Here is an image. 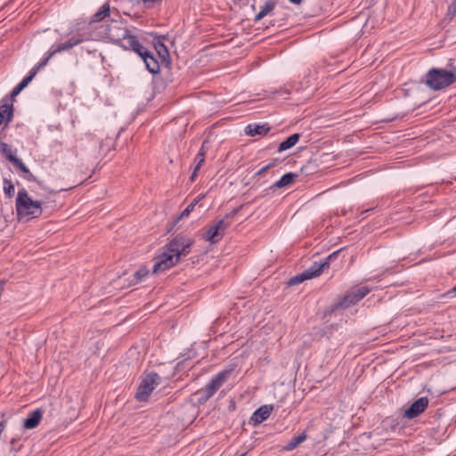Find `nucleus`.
I'll return each mask as SVG.
<instances>
[{
    "label": "nucleus",
    "instance_id": "nucleus-1",
    "mask_svg": "<svg viewBox=\"0 0 456 456\" xmlns=\"http://www.w3.org/2000/svg\"><path fill=\"white\" fill-rule=\"evenodd\" d=\"M45 201L42 199H33L26 189H20L17 192L15 208L19 221L28 222L38 218L43 213Z\"/></svg>",
    "mask_w": 456,
    "mask_h": 456
},
{
    "label": "nucleus",
    "instance_id": "nucleus-2",
    "mask_svg": "<svg viewBox=\"0 0 456 456\" xmlns=\"http://www.w3.org/2000/svg\"><path fill=\"white\" fill-rule=\"evenodd\" d=\"M92 40L108 39L121 46L130 36L128 29L119 20L111 19L106 25L95 27V32H90Z\"/></svg>",
    "mask_w": 456,
    "mask_h": 456
},
{
    "label": "nucleus",
    "instance_id": "nucleus-3",
    "mask_svg": "<svg viewBox=\"0 0 456 456\" xmlns=\"http://www.w3.org/2000/svg\"><path fill=\"white\" fill-rule=\"evenodd\" d=\"M456 82V67L446 70L432 68L426 74L425 84L433 90L444 89Z\"/></svg>",
    "mask_w": 456,
    "mask_h": 456
},
{
    "label": "nucleus",
    "instance_id": "nucleus-4",
    "mask_svg": "<svg viewBox=\"0 0 456 456\" xmlns=\"http://www.w3.org/2000/svg\"><path fill=\"white\" fill-rule=\"evenodd\" d=\"M231 373L232 370H224L215 375L204 387L197 390L193 395L196 397L197 403L200 405L205 404L223 384L227 381Z\"/></svg>",
    "mask_w": 456,
    "mask_h": 456
},
{
    "label": "nucleus",
    "instance_id": "nucleus-5",
    "mask_svg": "<svg viewBox=\"0 0 456 456\" xmlns=\"http://www.w3.org/2000/svg\"><path fill=\"white\" fill-rule=\"evenodd\" d=\"M193 240L183 234L175 235L167 245V249L173 252L177 257L185 256L190 253Z\"/></svg>",
    "mask_w": 456,
    "mask_h": 456
},
{
    "label": "nucleus",
    "instance_id": "nucleus-6",
    "mask_svg": "<svg viewBox=\"0 0 456 456\" xmlns=\"http://www.w3.org/2000/svg\"><path fill=\"white\" fill-rule=\"evenodd\" d=\"M160 383V377L156 372H151L142 380L135 398L139 402H146L156 386Z\"/></svg>",
    "mask_w": 456,
    "mask_h": 456
},
{
    "label": "nucleus",
    "instance_id": "nucleus-7",
    "mask_svg": "<svg viewBox=\"0 0 456 456\" xmlns=\"http://www.w3.org/2000/svg\"><path fill=\"white\" fill-rule=\"evenodd\" d=\"M370 289L368 287H361L355 289L347 291L343 297L334 305V308H348L351 305H355L364 297L370 293Z\"/></svg>",
    "mask_w": 456,
    "mask_h": 456
},
{
    "label": "nucleus",
    "instance_id": "nucleus-8",
    "mask_svg": "<svg viewBox=\"0 0 456 456\" xmlns=\"http://www.w3.org/2000/svg\"><path fill=\"white\" fill-rule=\"evenodd\" d=\"M329 267L328 262L317 263L314 262L312 266L304 271L302 273L291 277L288 281L289 286H294L299 284L306 280L319 276L323 270Z\"/></svg>",
    "mask_w": 456,
    "mask_h": 456
},
{
    "label": "nucleus",
    "instance_id": "nucleus-9",
    "mask_svg": "<svg viewBox=\"0 0 456 456\" xmlns=\"http://www.w3.org/2000/svg\"><path fill=\"white\" fill-rule=\"evenodd\" d=\"M179 261L180 258L165 247L164 251L156 259L153 266V273H157L166 271L175 266Z\"/></svg>",
    "mask_w": 456,
    "mask_h": 456
},
{
    "label": "nucleus",
    "instance_id": "nucleus-10",
    "mask_svg": "<svg viewBox=\"0 0 456 456\" xmlns=\"http://www.w3.org/2000/svg\"><path fill=\"white\" fill-rule=\"evenodd\" d=\"M231 225V222L225 219H220L214 225L209 226L205 234L204 239L211 243H216L222 240L225 230Z\"/></svg>",
    "mask_w": 456,
    "mask_h": 456
},
{
    "label": "nucleus",
    "instance_id": "nucleus-11",
    "mask_svg": "<svg viewBox=\"0 0 456 456\" xmlns=\"http://www.w3.org/2000/svg\"><path fill=\"white\" fill-rule=\"evenodd\" d=\"M91 39L89 33H78L73 35L66 42L58 45L57 46H52L50 48V55H55L58 53L69 50L74 46L83 43L84 41Z\"/></svg>",
    "mask_w": 456,
    "mask_h": 456
},
{
    "label": "nucleus",
    "instance_id": "nucleus-12",
    "mask_svg": "<svg viewBox=\"0 0 456 456\" xmlns=\"http://www.w3.org/2000/svg\"><path fill=\"white\" fill-rule=\"evenodd\" d=\"M428 404L429 399L427 396L420 397L404 410L403 417L408 419H415L427 410Z\"/></svg>",
    "mask_w": 456,
    "mask_h": 456
},
{
    "label": "nucleus",
    "instance_id": "nucleus-13",
    "mask_svg": "<svg viewBox=\"0 0 456 456\" xmlns=\"http://www.w3.org/2000/svg\"><path fill=\"white\" fill-rule=\"evenodd\" d=\"M121 47L126 50H131L134 52L141 58L149 53V50L145 48L134 35H130L126 40L121 44Z\"/></svg>",
    "mask_w": 456,
    "mask_h": 456
},
{
    "label": "nucleus",
    "instance_id": "nucleus-14",
    "mask_svg": "<svg viewBox=\"0 0 456 456\" xmlns=\"http://www.w3.org/2000/svg\"><path fill=\"white\" fill-rule=\"evenodd\" d=\"M273 410V406L271 404H265L259 407L251 416L250 421L253 422L254 425L262 423L269 418Z\"/></svg>",
    "mask_w": 456,
    "mask_h": 456
},
{
    "label": "nucleus",
    "instance_id": "nucleus-15",
    "mask_svg": "<svg viewBox=\"0 0 456 456\" xmlns=\"http://www.w3.org/2000/svg\"><path fill=\"white\" fill-rule=\"evenodd\" d=\"M110 11L109 4H104L101 9L94 14L89 23V27L92 29L91 32H95V27H99L101 25L99 22L110 16Z\"/></svg>",
    "mask_w": 456,
    "mask_h": 456
},
{
    "label": "nucleus",
    "instance_id": "nucleus-16",
    "mask_svg": "<svg viewBox=\"0 0 456 456\" xmlns=\"http://www.w3.org/2000/svg\"><path fill=\"white\" fill-rule=\"evenodd\" d=\"M167 37L159 36L154 39V48L158 53L159 57L161 59L162 62L168 63L170 55L167 47L164 45L163 40H165Z\"/></svg>",
    "mask_w": 456,
    "mask_h": 456
},
{
    "label": "nucleus",
    "instance_id": "nucleus-17",
    "mask_svg": "<svg viewBox=\"0 0 456 456\" xmlns=\"http://www.w3.org/2000/svg\"><path fill=\"white\" fill-rule=\"evenodd\" d=\"M43 411L41 409H37L30 412L28 417L23 420V427L27 429L35 428L42 419Z\"/></svg>",
    "mask_w": 456,
    "mask_h": 456
},
{
    "label": "nucleus",
    "instance_id": "nucleus-18",
    "mask_svg": "<svg viewBox=\"0 0 456 456\" xmlns=\"http://www.w3.org/2000/svg\"><path fill=\"white\" fill-rule=\"evenodd\" d=\"M270 129L271 128L268 124H249L246 126L245 133L249 136L265 135Z\"/></svg>",
    "mask_w": 456,
    "mask_h": 456
},
{
    "label": "nucleus",
    "instance_id": "nucleus-19",
    "mask_svg": "<svg viewBox=\"0 0 456 456\" xmlns=\"http://www.w3.org/2000/svg\"><path fill=\"white\" fill-rule=\"evenodd\" d=\"M142 59L143 60L147 69L151 73L157 74L159 72V63L150 51L146 55L142 56Z\"/></svg>",
    "mask_w": 456,
    "mask_h": 456
},
{
    "label": "nucleus",
    "instance_id": "nucleus-20",
    "mask_svg": "<svg viewBox=\"0 0 456 456\" xmlns=\"http://www.w3.org/2000/svg\"><path fill=\"white\" fill-rule=\"evenodd\" d=\"M297 177V174L287 173L284 175H282V177L279 181H277L273 185H271L270 189L275 190V189H280V188H283L287 185H289L295 182Z\"/></svg>",
    "mask_w": 456,
    "mask_h": 456
},
{
    "label": "nucleus",
    "instance_id": "nucleus-21",
    "mask_svg": "<svg viewBox=\"0 0 456 456\" xmlns=\"http://www.w3.org/2000/svg\"><path fill=\"white\" fill-rule=\"evenodd\" d=\"M276 4V0H267L263 5L261 11L256 15L254 21L257 22L268 15L274 9Z\"/></svg>",
    "mask_w": 456,
    "mask_h": 456
},
{
    "label": "nucleus",
    "instance_id": "nucleus-22",
    "mask_svg": "<svg viewBox=\"0 0 456 456\" xmlns=\"http://www.w3.org/2000/svg\"><path fill=\"white\" fill-rule=\"evenodd\" d=\"M0 110V125L5 120L6 123H9L12 119L13 116V107L12 103H4L1 107Z\"/></svg>",
    "mask_w": 456,
    "mask_h": 456
},
{
    "label": "nucleus",
    "instance_id": "nucleus-23",
    "mask_svg": "<svg viewBox=\"0 0 456 456\" xmlns=\"http://www.w3.org/2000/svg\"><path fill=\"white\" fill-rule=\"evenodd\" d=\"M299 138H300L299 134H291L285 141H283L282 142L280 143V145L278 147V152H281V151H287V150L292 148L293 146H295L297 144Z\"/></svg>",
    "mask_w": 456,
    "mask_h": 456
},
{
    "label": "nucleus",
    "instance_id": "nucleus-24",
    "mask_svg": "<svg viewBox=\"0 0 456 456\" xmlns=\"http://www.w3.org/2000/svg\"><path fill=\"white\" fill-rule=\"evenodd\" d=\"M53 56V55H50V49H49L48 52L46 53L45 56L37 65H35L32 68V69L28 73V76H31V77L34 78L36 77V75L37 74V72L48 63L49 60Z\"/></svg>",
    "mask_w": 456,
    "mask_h": 456
},
{
    "label": "nucleus",
    "instance_id": "nucleus-25",
    "mask_svg": "<svg viewBox=\"0 0 456 456\" xmlns=\"http://www.w3.org/2000/svg\"><path fill=\"white\" fill-rule=\"evenodd\" d=\"M306 434L305 432H303L302 434L292 437L289 443L285 445L284 449L287 451H292L294 450L298 444L305 441L306 439Z\"/></svg>",
    "mask_w": 456,
    "mask_h": 456
},
{
    "label": "nucleus",
    "instance_id": "nucleus-26",
    "mask_svg": "<svg viewBox=\"0 0 456 456\" xmlns=\"http://www.w3.org/2000/svg\"><path fill=\"white\" fill-rule=\"evenodd\" d=\"M0 153L4 155L11 163L13 161V159L17 158L13 154L11 146L4 142H0Z\"/></svg>",
    "mask_w": 456,
    "mask_h": 456
},
{
    "label": "nucleus",
    "instance_id": "nucleus-27",
    "mask_svg": "<svg viewBox=\"0 0 456 456\" xmlns=\"http://www.w3.org/2000/svg\"><path fill=\"white\" fill-rule=\"evenodd\" d=\"M31 76L25 77L20 84H18L12 91V97L17 96L31 81Z\"/></svg>",
    "mask_w": 456,
    "mask_h": 456
},
{
    "label": "nucleus",
    "instance_id": "nucleus-28",
    "mask_svg": "<svg viewBox=\"0 0 456 456\" xmlns=\"http://www.w3.org/2000/svg\"><path fill=\"white\" fill-rule=\"evenodd\" d=\"M194 161L196 162V166H195L193 173L191 174V181L194 180V177L196 176L197 172L200 170L201 165L205 161V152H199L196 155Z\"/></svg>",
    "mask_w": 456,
    "mask_h": 456
},
{
    "label": "nucleus",
    "instance_id": "nucleus-29",
    "mask_svg": "<svg viewBox=\"0 0 456 456\" xmlns=\"http://www.w3.org/2000/svg\"><path fill=\"white\" fill-rule=\"evenodd\" d=\"M4 191L8 198H12L14 195L15 188L12 182L7 178H4Z\"/></svg>",
    "mask_w": 456,
    "mask_h": 456
},
{
    "label": "nucleus",
    "instance_id": "nucleus-30",
    "mask_svg": "<svg viewBox=\"0 0 456 456\" xmlns=\"http://www.w3.org/2000/svg\"><path fill=\"white\" fill-rule=\"evenodd\" d=\"M148 273V269L145 266H141L134 274V278H136V282L142 281Z\"/></svg>",
    "mask_w": 456,
    "mask_h": 456
},
{
    "label": "nucleus",
    "instance_id": "nucleus-31",
    "mask_svg": "<svg viewBox=\"0 0 456 456\" xmlns=\"http://www.w3.org/2000/svg\"><path fill=\"white\" fill-rule=\"evenodd\" d=\"M12 164L17 167L20 172L23 174L28 173V168L25 166V164L22 162V160L19 158L13 159V161Z\"/></svg>",
    "mask_w": 456,
    "mask_h": 456
},
{
    "label": "nucleus",
    "instance_id": "nucleus-32",
    "mask_svg": "<svg viewBox=\"0 0 456 456\" xmlns=\"http://www.w3.org/2000/svg\"><path fill=\"white\" fill-rule=\"evenodd\" d=\"M456 16V0H452V4L448 7L446 19L452 20Z\"/></svg>",
    "mask_w": 456,
    "mask_h": 456
},
{
    "label": "nucleus",
    "instance_id": "nucleus-33",
    "mask_svg": "<svg viewBox=\"0 0 456 456\" xmlns=\"http://www.w3.org/2000/svg\"><path fill=\"white\" fill-rule=\"evenodd\" d=\"M278 163V159L273 160L268 165L263 167L261 169H259L256 174L255 176H259L264 175L265 172H267L270 168L274 167Z\"/></svg>",
    "mask_w": 456,
    "mask_h": 456
},
{
    "label": "nucleus",
    "instance_id": "nucleus-34",
    "mask_svg": "<svg viewBox=\"0 0 456 456\" xmlns=\"http://www.w3.org/2000/svg\"><path fill=\"white\" fill-rule=\"evenodd\" d=\"M10 444H11V451H12V452H18V451H20V450L21 449V447H22V444H20L19 439H16V438H12V439L11 440Z\"/></svg>",
    "mask_w": 456,
    "mask_h": 456
},
{
    "label": "nucleus",
    "instance_id": "nucleus-35",
    "mask_svg": "<svg viewBox=\"0 0 456 456\" xmlns=\"http://www.w3.org/2000/svg\"><path fill=\"white\" fill-rule=\"evenodd\" d=\"M193 209H194V204L190 203L187 206V208L181 213L180 216L177 218L176 221H178L179 219H182L183 217H187L191 214V212L193 211Z\"/></svg>",
    "mask_w": 456,
    "mask_h": 456
},
{
    "label": "nucleus",
    "instance_id": "nucleus-36",
    "mask_svg": "<svg viewBox=\"0 0 456 456\" xmlns=\"http://www.w3.org/2000/svg\"><path fill=\"white\" fill-rule=\"evenodd\" d=\"M24 179L29 182H36L39 186H42V182L38 181L37 177L28 170V173H25L23 175Z\"/></svg>",
    "mask_w": 456,
    "mask_h": 456
},
{
    "label": "nucleus",
    "instance_id": "nucleus-37",
    "mask_svg": "<svg viewBox=\"0 0 456 456\" xmlns=\"http://www.w3.org/2000/svg\"><path fill=\"white\" fill-rule=\"evenodd\" d=\"M340 250H337L333 253H331L324 262H328L330 264V261L332 260L333 258L337 257V256L339 254Z\"/></svg>",
    "mask_w": 456,
    "mask_h": 456
},
{
    "label": "nucleus",
    "instance_id": "nucleus-38",
    "mask_svg": "<svg viewBox=\"0 0 456 456\" xmlns=\"http://www.w3.org/2000/svg\"><path fill=\"white\" fill-rule=\"evenodd\" d=\"M205 197L204 194H200L199 195L196 199H194L192 200V202H191V204H194V207Z\"/></svg>",
    "mask_w": 456,
    "mask_h": 456
},
{
    "label": "nucleus",
    "instance_id": "nucleus-39",
    "mask_svg": "<svg viewBox=\"0 0 456 456\" xmlns=\"http://www.w3.org/2000/svg\"><path fill=\"white\" fill-rule=\"evenodd\" d=\"M238 212V209H233L231 213L225 216V218H232Z\"/></svg>",
    "mask_w": 456,
    "mask_h": 456
},
{
    "label": "nucleus",
    "instance_id": "nucleus-40",
    "mask_svg": "<svg viewBox=\"0 0 456 456\" xmlns=\"http://www.w3.org/2000/svg\"><path fill=\"white\" fill-rule=\"evenodd\" d=\"M161 0H142L143 4L160 2Z\"/></svg>",
    "mask_w": 456,
    "mask_h": 456
},
{
    "label": "nucleus",
    "instance_id": "nucleus-41",
    "mask_svg": "<svg viewBox=\"0 0 456 456\" xmlns=\"http://www.w3.org/2000/svg\"><path fill=\"white\" fill-rule=\"evenodd\" d=\"M293 4H300L302 3V0H289Z\"/></svg>",
    "mask_w": 456,
    "mask_h": 456
},
{
    "label": "nucleus",
    "instance_id": "nucleus-42",
    "mask_svg": "<svg viewBox=\"0 0 456 456\" xmlns=\"http://www.w3.org/2000/svg\"><path fill=\"white\" fill-rule=\"evenodd\" d=\"M205 143H206V142H203V144H202L201 148L200 149L199 152H205L206 153Z\"/></svg>",
    "mask_w": 456,
    "mask_h": 456
},
{
    "label": "nucleus",
    "instance_id": "nucleus-43",
    "mask_svg": "<svg viewBox=\"0 0 456 456\" xmlns=\"http://www.w3.org/2000/svg\"><path fill=\"white\" fill-rule=\"evenodd\" d=\"M448 293H453L456 295V285Z\"/></svg>",
    "mask_w": 456,
    "mask_h": 456
},
{
    "label": "nucleus",
    "instance_id": "nucleus-44",
    "mask_svg": "<svg viewBox=\"0 0 456 456\" xmlns=\"http://www.w3.org/2000/svg\"><path fill=\"white\" fill-rule=\"evenodd\" d=\"M246 454H247V452H242V453H239V452H237V453L235 454V456H245Z\"/></svg>",
    "mask_w": 456,
    "mask_h": 456
}]
</instances>
